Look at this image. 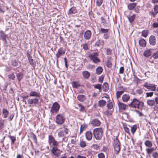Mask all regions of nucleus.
I'll list each match as a JSON object with an SVG mask.
<instances>
[{
	"label": "nucleus",
	"instance_id": "nucleus-1",
	"mask_svg": "<svg viewBox=\"0 0 158 158\" xmlns=\"http://www.w3.org/2000/svg\"><path fill=\"white\" fill-rule=\"evenodd\" d=\"M144 106V103L143 102L135 98L133 99L131 102L129 104L130 108H137L140 110L143 109Z\"/></svg>",
	"mask_w": 158,
	"mask_h": 158
},
{
	"label": "nucleus",
	"instance_id": "nucleus-2",
	"mask_svg": "<svg viewBox=\"0 0 158 158\" xmlns=\"http://www.w3.org/2000/svg\"><path fill=\"white\" fill-rule=\"evenodd\" d=\"M93 135L96 140L101 139L103 134V130L101 128H97L94 129L93 131Z\"/></svg>",
	"mask_w": 158,
	"mask_h": 158
},
{
	"label": "nucleus",
	"instance_id": "nucleus-3",
	"mask_svg": "<svg viewBox=\"0 0 158 158\" xmlns=\"http://www.w3.org/2000/svg\"><path fill=\"white\" fill-rule=\"evenodd\" d=\"M113 146L114 153L117 154L120 149V143L119 140L117 138L114 140Z\"/></svg>",
	"mask_w": 158,
	"mask_h": 158
},
{
	"label": "nucleus",
	"instance_id": "nucleus-4",
	"mask_svg": "<svg viewBox=\"0 0 158 158\" xmlns=\"http://www.w3.org/2000/svg\"><path fill=\"white\" fill-rule=\"evenodd\" d=\"M98 54L97 52H93L89 55V57L91 60L95 64H97L100 61V60L98 56Z\"/></svg>",
	"mask_w": 158,
	"mask_h": 158
},
{
	"label": "nucleus",
	"instance_id": "nucleus-5",
	"mask_svg": "<svg viewBox=\"0 0 158 158\" xmlns=\"http://www.w3.org/2000/svg\"><path fill=\"white\" fill-rule=\"evenodd\" d=\"M56 123L58 124L61 125L63 124L65 120L64 115L63 114H59L56 116Z\"/></svg>",
	"mask_w": 158,
	"mask_h": 158
},
{
	"label": "nucleus",
	"instance_id": "nucleus-6",
	"mask_svg": "<svg viewBox=\"0 0 158 158\" xmlns=\"http://www.w3.org/2000/svg\"><path fill=\"white\" fill-rule=\"evenodd\" d=\"M109 30L108 29H105L101 28L100 31V33L103 34V37L105 39H107L110 36Z\"/></svg>",
	"mask_w": 158,
	"mask_h": 158
},
{
	"label": "nucleus",
	"instance_id": "nucleus-7",
	"mask_svg": "<svg viewBox=\"0 0 158 158\" xmlns=\"http://www.w3.org/2000/svg\"><path fill=\"white\" fill-rule=\"evenodd\" d=\"M48 142L49 144L52 143L55 147L58 146L59 143L54 138L52 135H49Z\"/></svg>",
	"mask_w": 158,
	"mask_h": 158
},
{
	"label": "nucleus",
	"instance_id": "nucleus-8",
	"mask_svg": "<svg viewBox=\"0 0 158 158\" xmlns=\"http://www.w3.org/2000/svg\"><path fill=\"white\" fill-rule=\"evenodd\" d=\"M60 107L59 105L57 102L54 103L51 110V112L52 113H56L59 110Z\"/></svg>",
	"mask_w": 158,
	"mask_h": 158
},
{
	"label": "nucleus",
	"instance_id": "nucleus-9",
	"mask_svg": "<svg viewBox=\"0 0 158 158\" xmlns=\"http://www.w3.org/2000/svg\"><path fill=\"white\" fill-rule=\"evenodd\" d=\"M65 53V50L62 48H60L56 54V56L57 58L60 57Z\"/></svg>",
	"mask_w": 158,
	"mask_h": 158
},
{
	"label": "nucleus",
	"instance_id": "nucleus-10",
	"mask_svg": "<svg viewBox=\"0 0 158 158\" xmlns=\"http://www.w3.org/2000/svg\"><path fill=\"white\" fill-rule=\"evenodd\" d=\"M27 101L28 104L32 105L34 104L36 105L38 103L39 99L37 98H35L33 99L29 98L27 100Z\"/></svg>",
	"mask_w": 158,
	"mask_h": 158
},
{
	"label": "nucleus",
	"instance_id": "nucleus-11",
	"mask_svg": "<svg viewBox=\"0 0 158 158\" xmlns=\"http://www.w3.org/2000/svg\"><path fill=\"white\" fill-rule=\"evenodd\" d=\"M29 95L31 97H35L36 98H39L40 96V92L34 91L31 90L29 93Z\"/></svg>",
	"mask_w": 158,
	"mask_h": 158
},
{
	"label": "nucleus",
	"instance_id": "nucleus-12",
	"mask_svg": "<svg viewBox=\"0 0 158 158\" xmlns=\"http://www.w3.org/2000/svg\"><path fill=\"white\" fill-rule=\"evenodd\" d=\"M52 153L56 156H59L60 154V151L56 147H53L52 150Z\"/></svg>",
	"mask_w": 158,
	"mask_h": 158
},
{
	"label": "nucleus",
	"instance_id": "nucleus-13",
	"mask_svg": "<svg viewBox=\"0 0 158 158\" xmlns=\"http://www.w3.org/2000/svg\"><path fill=\"white\" fill-rule=\"evenodd\" d=\"M91 124L93 127L98 126L101 124V122L97 119H94L91 121Z\"/></svg>",
	"mask_w": 158,
	"mask_h": 158
},
{
	"label": "nucleus",
	"instance_id": "nucleus-14",
	"mask_svg": "<svg viewBox=\"0 0 158 158\" xmlns=\"http://www.w3.org/2000/svg\"><path fill=\"white\" fill-rule=\"evenodd\" d=\"M92 33L90 30H88L86 31L84 33V38L87 40H89L91 36Z\"/></svg>",
	"mask_w": 158,
	"mask_h": 158
},
{
	"label": "nucleus",
	"instance_id": "nucleus-15",
	"mask_svg": "<svg viewBox=\"0 0 158 158\" xmlns=\"http://www.w3.org/2000/svg\"><path fill=\"white\" fill-rule=\"evenodd\" d=\"M0 35L1 36L2 39L3 40L5 44H7V42L6 39V38L7 36L3 31H0Z\"/></svg>",
	"mask_w": 158,
	"mask_h": 158
},
{
	"label": "nucleus",
	"instance_id": "nucleus-16",
	"mask_svg": "<svg viewBox=\"0 0 158 158\" xmlns=\"http://www.w3.org/2000/svg\"><path fill=\"white\" fill-rule=\"evenodd\" d=\"M156 37L153 35H151L149 38V43L152 45H155L156 44Z\"/></svg>",
	"mask_w": 158,
	"mask_h": 158
},
{
	"label": "nucleus",
	"instance_id": "nucleus-17",
	"mask_svg": "<svg viewBox=\"0 0 158 158\" xmlns=\"http://www.w3.org/2000/svg\"><path fill=\"white\" fill-rule=\"evenodd\" d=\"M152 53V52L151 50L149 49L145 50L144 51L143 53V55L145 57H148L151 55Z\"/></svg>",
	"mask_w": 158,
	"mask_h": 158
},
{
	"label": "nucleus",
	"instance_id": "nucleus-18",
	"mask_svg": "<svg viewBox=\"0 0 158 158\" xmlns=\"http://www.w3.org/2000/svg\"><path fill=\"white\" fill-rule=\"evenodd\" d=\"M104 44V41L101 39H98L95 42V46L99 47L100 45L103 46Z\"/></svg>",
	"mask_w": 158,
	"mask_h": 158
},
{
	"label": "nucleus",
	"instance_id": "nucleus-19",
	"mask_svg": "<svg viewBox=\"0 0 158 158\" xmlns=\"http://www.w3.org/2000/svg\"><path fill=\"white\" fill-rule=\"evenodd\" d=\"M85 137L87 140H91L93 136L92 132L89 131H87L85 133Z\"/></svg>",
	"mask_w": 158,
	"mask_h": 158
},
{
	"label": "nucleus",
	"instance_id": "nucleus-20",
	"mask_svg": "<svg viewBox=\"0 0 158 158\" xmlns=\"http://www.w3.org/2000/svg\"><path fill=\"white\" fill-rule=\"evenodd\" d=\"M130 99V96L128 94H124L122 96L123 101L124 102H127Z\"/></svg>",
	"mask_w": 158,
	"mask_h": 158
},
{
	"label": "nucleus",
	"instance_id": "nucleus-21",
	"mask_svg": "<svg viewBox=\"0 0 158 158\" xmlns=\"http://www.w3.org/2000/svg\"><path fill=\"white\" fill-rule=\"evenodd\" d=\"M77 10L75 7H73L70 8L68 13V15H70L71 14H74L77 13Z\"/></svg>",
	"mask_w": 158,
	"mask_h": 158
},
{
	"label": "nucleus",
	"instance_id": "nucleus-22",
	"mask_svg": "<svg viewBox=\"0 0 158 158\" xmlns=\"http://www.w3.org/2000/svg\"><path fill=\"white\" fill-rule=\"evenodd\" d=\"M82 74L84 77L85 79H88L90 76V73L87 71H84L82 72Z\"/></svg>",
	"mask_w": 158,
	"mask_h": 158
},
{
	"label": "nucleus",
	"instance_id": "nucleus-23",
	"mask_svg": "<svg viewBox=\"0 0 158 158\" xmlns=\"http://www.w3.org/2000/svg\"><path fill=\"white\" fill-rule=\"evenodd\" d=\"M139 44L140 46L142 47H144L146 46V42L143 39H140L139 41Z\"/></svg>",
	"mask_w": 158,
	"mask_h": 158
},
{
	"label": "nucleus",
	"instance_id": "nucleus-24",
	"mask_svg": "<svg viewBox=\"0 0 158 158\" xmlns=\"http://www.w3.org/2000/svg\"><path fill=\"white\" fill-rule=\"evenodd\" d=\"M147 104L151 106H152L156 105L154 99H148L147 101Z\"/></svg>",
	"mask_w": 158,
	"mask_h": 158
},
{
	"label": "nucleus",
	"instance_id": "nucleus-25",
	"mask_svg": "<svg viewBox=\"0 0 158 158\" xmlns=\"http://www.w3.org/2000/svg\"><path fill=\"white\" fill-rule=\"evenodd\" d=\"M78 100L80 102H83L86 99V97L84 95H79L77 96Z\"/></svg>",
	"mask_w": 158,
	"mask_h": 158
},
{
	"label": "nucleus",
	"instance_id": "nucleus-26",
	"mask_svg": "<svg viewBox=\"0 0 158 158\" xmlns=\"http://www.w3.org/2000/svg\"><path fill=\"white\" fill-rule=\"evenodd\" d=\"M119 108L121 110H125L126 109L127 105L123 103L119 102L118 103Z\"/></svg>",
	"mask_w": 158,
	"mask_h": 158
},
{
	"label": "nucleus",
	"instance_id": "nucleus-27",
	"mask_svg": "<svg viewBox=\"0 0 158 158\" xmlns=\"http://www.w3.org/2000/svg\"><path fill=\"white\" fill-rule=\"evenodd\" d=\"M17 78L19 81H20L23 77V73L22 72L18 73L16 74Z\"/></svg>",
	"mask_w": 158,
	"mask_h": 158
},
{
	"label": "nucleus",
	"instance_id": "nucleus-28",
	"mask_svg": "<svg viewBox=\"0 0 158 158\" xmlns=\"http://www.w3.org/2000/svg\"><path fill=\"white\" fill-rule=\"evenodd\" d=\"M60 130V131L58 133V137L59 138H62L61 140L59 142H61L64 140V138H63V137L64 136V133L61 129Z\"/></svg>",
	"mask_w": 158,
	"mask_h": 158
},
{
	"label": "nucleus",
	"instance_id": "nucleus-29",
	"mask_svg": "<svg viewBox=\"0 0 158 158\" xmlns=\"http://www.w3.org/2000/svg\"><path fill=\"white\" fill-rule=\"evenodd\" d=\"M106 104V102L103 100H100L98 102V106L100 107H103L105 106Z\"/></svg>",
	"mask_w": 158,
	"mask_h": 158
},
{
	"label": "nucleus",
	"instance_id": "nucleus-30",
	"mask_svg": "<svg viewBox=\"0 0 158 158\" xmlns=\"http://www.w3.org/2000/svg\"><path fill=\"white\" fill-rule=\"evenodd\" d=\"M9 112L5 108L2 110V114L3 115V117L4 118H7L9 114Z\"/></svg>",
	"mask_w": 158,
	"mask_h": 158
},
{
	"label": "nucleus",
	"instance_id": "nucleus-31",
	"mask_svg": "<svg viewBox=\"0 0 158 158\" xmlns=\"http://www.w3.org/2000/svg\"><path fill=\"white\" fill-rule=\"evenodd\" d=\"M103 90L106 92L109 89V85L107 83H104L102 85Z\"/></svg>",
	"mask_w": 158,
	"mask_h": 158
},
{
	"label": "nucleus",
	"instance_id": "nucleus-32",
	"mask_svg": "<svg viewBox=\"0 0 158 158\" xmlns=\"http://www.w3.org/2000/svg\"><path fill=\"white\" fill-rule=\"evenodd\" d=\"M136 3H133L128 4L127 6L128 9L130 10H132L136 6Z\"/></svg>",
	"mask_w": 158,
	"mask_h": 158
},
{
	"label": "nucleus",
	"instance_id": "nucleus-33",
	"mask_svg": "<svg viewBox=\"0 0 158 158\" xmlns=\"http://www.w3.org/2000/svg\"><path fill=\"white\" fill-rule=\"evenodd\" d=\"M136 17L135 15L134 14L132 15L129 17L127 16L129 21L131 23H132L134 21Z\"/></svg>",
	"mask_w": 158,
	"mask_h": 158
},
{
	"label": "nucleus",
	"instance_id": "nucleus-34",
	"mask_svg": "<svg viewBox=\"0 0 158 158\" xmlns=\"http://www.w3.org/2000/svg\"><path fill=\"white\" fill-rule=\"evenodd\" d=\"M103 71V69L100 66L98 67L96 70V73L98 75L101 74Z\"/></svg>",
	"mask_w": 158,
	"mask_h": 158
},
{
	"label": "nucleus",
	"instance_id": "nucleus-35",
	"mask_svg": "<svg viewBox=\"0 0 158 158\" xmlns=\"http://www.w3.org/2000/svg\"><path fill=\"white\" fill-rule=\"evenodd\" d=\"M144 144L145 146L149 148H151L152 145V143L151 141L149 140H147L145 142Z\"/></svg>",
	"mask_w": 158,
	"mask_h": 158
},
{
	"label": "nucleus",
	"instance_id": "nucleus-36",
	"mask_svg": "<svg viewBox=\"0 0 158 158\" xmlns=\"http://www.w3.org/2000/svg\"><path fill=\"white\" fill-rule=\"evenodd\" d=\"M8 137L11 140V144H13L16 140L15 137L9 135H8Z\"/></svg>",
	"mask_w": 158,
	"mask_h": 158
},
{
	"label": "nucleus",
	"instance_id": "nucleus-37",
	"mask_svg": "<svg viewBox=\"0 0 158 158\" xmlns=\"http://www.w3.org/2000/svg\"><path fill=\"white\" fill-rule=\"evenodd\" d=\"M79 110L82 112H85V107L80 104H78Z\"/></svg>",
	"mask_w": 158,
	"mask_h": 158
},
{
	"label": "nucleus",
	"instance_id": "nucleus-38",
	"mask_svg": "<svg viewBox=\"0 0 158 158\" xmlns=\"http://www.w3.org/2000/svg\"><path fill=\"white\" fill-rule=\"evenodd\" d=\"M73 86V88H77L80 86V85L78 82L73 81L72 83Z\"/></svg>",
	"mask_w": 158,
	"mask_h": 158
},
{
	"label": "nucleus",
	"instance_id": "nucleus-39",
	"mask_svg": "<svg viewBox=\"0 0 158 158\" xmlns=\"http://www.w3.org/2000/svg\"><path fill=\"white\" fill-rule=\"evenodd\" d=\"M148 89L152 91H154L156 90V86L155 85L150 84Z\"/></svg>",
	"mask_w": 158,
	"mask_h": 158
},
{
	"label": "nucleus",
	"instance_id": "nucleus-40",
	"mask_svg": "<svg viewBox=\"0 0 158 158\" xmlns=\"http://www.w3.org/2000/svg\"><path fill=\"white\" fill-rule=\"evenodd\" d=\"M154 150V148H148L146 149V152L149 155L152 154V153L153 152Z\"/></svg>",
	"mask_w": 158,
	"mask_h": 158
},
{
	"label": "nucleus",
	"instance_id": "nucleus-41",
	"mask_svg": "<svg viewBox=\"0 0 158 158\" xmlns=\"http://www.w3.org/2000/svg\"><path fill=\"white\" fill-rule=\"evenodd\" d=\"M142 35L146 37L148 35V31L147 30H144L142 31Z\"/></svg>",
	"mask_w": 158,
	"mask_h": 158
},
{
	"label": "nucleus",
	"instance_id": "nucleus-42",
	"mask_svg": "<svg viewBox=\"0 0 158 158\" xmlns=\"http://www.w3.org/2000/svg\"><path fill=\"white\" fill-rule=\"evenodd\" d=\"M123 92L124 91H117L116 93V96L117 98H120L121 95L122 94Z\"/></svg>",
	"mask_w": 158,
	"mask_h": 158
},
{
	"label": "nucleus",
	"instance_id": "nucleus-43",
	"mask_svg": "<svg viewBox=\"0 0 158 158\" xmlns=\"http://www.w3.org/2000/svg\"><path fill=\"white\" fill-rule=\"evenodd\" d=\"M137 129V126L136 125H135L131 127V132L134 134L135 132Z\"/></svg>",
	"mask_w": 158,
	"mask_h": 158
},
{
	"label": "nucleus",
	"instance_id": "nucleus-44",
	"mask_svg": "<svg viewBox=\"0 0 158 158\" xmlns=\"http://www.w3.org/2000/svg\"><path fill=\"white\" fill-rule=\"evenodd\" d=\"M31 137L33 139L35 143H37V139L35 135L32 133L31 136Z\"/></svg>",
	"mask_w": 158,
	"mask_h": 158
},
{
	"label": "nucleus",
	"instance_id": "nucleus-45",
	"mask_svg": "<svg viewBox=\"0 0 158 158\" xmlns=\"http://www.w3.org/2000/svg\"><path fill=\"white\" fill-rule=\"evenodd\" d=\"M152 56L154 59H158V50L153 53Z\"/></svg>",
	"mask_w": 158,
	"mask_h": 158
},
{
	"label": "nucleus",
	"instance_id": "nucleus-46",
	"mask_svg": "<svg viewBox=\"0 0 158 158\" xmlns=\"http://www.w3.org/2000/svg\"><path fill=\"white\" fill-rule=\"evenodd\" d=\"M8 77L10 79L12 80H14L15 78V75L14 73L8 75Z\"/></svg>",
	"mask_w": 158,
	"mask_h": 158
},
{
	"label": "nucleus",
	"instance_id": "nucleus-47",
	"mask_svg": "<svg viewBox=\"0 0 158 158\" xmlns=\"http://www.w3.org/2000/svg\"><path fill=\"white\" fill-rule=\"evenodd\" d=\"M30 64L32 66H34L35 65V63L34 61V60L32 59H30L28 60Z\"/></svg>",
	"mask_w": 158,
	"mask_h": 158
},
{
	"label": "nucleus",
	"instance_id": "nucleus-48",
	"mask_svg": "<svg viewBox=\"0 0 158 158\" xmlns=\"http://www.w3.org/2000/svg\"><path fill=\"white\" fill-rule=\"evenodd\" d=\"M94 86L95 89H98L100 91L101 90L102 87V85L100 84H97L94 85Z\"/></svg>",
	"mask_w": 158,
	"mask_h": 158
},
{
	"label": "nucleus",
	"instance_id": "nucleus-49",
	"mask_svg": "<svg viewBox=\"0 0 158 158\" xmlns=\"http://www.w3.org/2000/svg\"><path fill=\"white\" fill-rule=\"evenodd\" d=\"M106 65L108 68H111L112 65L111 62L109 60H108L106 62Z\"/></svg>",
	"mask_w": 158,
	"mask_h": 158
},
{
	"label": "nucleus",
	"instance_id": "nucleus-50",
	"mask_svg": "<svg viewBox=\"0 0 158 158\" xmlns=\"http://www.w3.org/2000/svg\"><path fill=\"white\" fill-rule=\"evenodd\" d=\"M18 63L15 60H13L11 61V65L14 66H17L18 65Z\"/></svg>",
	"mask_w": 158,
	"mask_h": 158
},
{
	"label": "nucleus",
	"instance_id": "nucleus-51",
	"mask_svg": "<svg viewBox=\"0 0 158 158\" xmlns=\"http://www.w3.org/2000/svg\"><path fill=\"white\" fill-rule=\"evenodd\" d=\"M103 0H97L96 2L97 6H101L103 2Z\"/></svg>",
	"mask_w": 158,
	"mask_h": 158
},
{
	"label": "nucleus",
	"instance_id": "nucleus-52",
	"mask_svg": "<svg viewBox=\"0 0 158 158\" xmlns=\"http://www.w3.org/2000/svg\"><path fill=\"white\" fill-rule=\"evenodd\" d=\"M80 146L82 148H84L86 146V143L84 141H82L80 143Z\"/></svg>",
	"mask_w": 158,
	"mask_h": 158
},
{
	"label": "nucleus",
	"instance_id": "nucleus-53",
	"mask_svg": "<svg viewBox=\"0 0 158 158\" xmlns=\"http://www.w3.org/2000/svg\"><path fill=\"white\" fill-rule=\"evenodd\" d=\"M64 133H65L66 134H67L68 133V130L66 128L64 127L60 129Z\"/></svg>",
	"mask_w": 158,
	"mask_h": 158
},
{
	"label": "nucleus",
	"instance_id": "nucleus-54",
	"mask_svg": "<svg viewBox=\"0 0 158 158\" xmlns=\"http://www.w3.org/2000/svg\"><path fill=\"white\" fill-rule=\"evenodd\" d=\"M107 106L108 109H111L113 107V104L112 102H109L107 104Z\"/></svg>",
	"mask_w": 158,
	"mask_h": 158
},
{
	"label": "nucleus",
	"instance_id": "nucleus-55",
	"mask_svg": "<svg viewBox=\"0 0 158 158\" xmlns=\"http://www.w3.org/2000/svg\"><path fill=\"white\" fill-rule=\"evenodd\" d=\"M154 93L153 92H151L149 93H146V97H152L153 94Z\"/></svg>",
	"mask_w": 158,
	"mask_h": 158
},
{
	"label": "nucleus",
	"instance_id": "nucleus-56",
	"mask_svg": "<svg viewBox=\"0 0 158 158\" xmlns=\"http://www.w3.org/2000/svg\"><path fill=\"white\" fill-rule=\"evenodd\" d=\"M154 11L155 13H156V14H157L158 13V5H155L154 7Z\"/></svg>",
	"mask_w": 158,
	"mask_h": 158
},
{
	"label": "nucleus",
	"instance_id": "nucleus-57",
	"mask_svg": "<svg viewBox=\"0 0 158 158\" xmlns=\"http://www.w3.org/2000/svg\"><path fill=\"white\" fill-rule=\"evenodd\" d=\"M4 120H3L0 121V130H1L4 124Z\"/></svg>",
	"mask_w": 158,
	"mask_h": 158
},
{
	"label": "nucleus",
	"instance_id": "nucleus-58",
	"mask_svg": "<svg viewBox=\"0 0 158 158\" xmlns=\"http://www.w3.org/2000/svg\"><path fill=\"white\" fill-rule=\"evenodd\" d=\"M152 156L154 158H158V153L156 152H153Z\"/></svg>",
	"mask_w": 158,
	"mask_h": 158
},
{
	"label": "nucleus",
	"instance_id": "nucleus-59",
	"mask_svg": "<svg viewBox=\"0 0 158 158\" xmlns=\"http://www.w3.org/2000/svg\"><path fill=\"white\" fill-rule=\"evenodd\" d=\"M105 114L108 116L112 114V112L109 110H107L105 112Z\"/></svg>",
	"mask_w": 158,
	"mask_h": 158
},
{
	"label": "nucleus",
	"instance_id": "nucleus-60",
	"mask_svg": "<svg viewBox=\"0 0 158 158\" xmlns=\"http://www.w3.org/2000/svg\"><path fill=\"white\" fill-rule=\"evenodd\" d=\"M98 158H105V156L103 153H101L98 154Z\"/></svg>",
	"mask_w": 158,
	"mask_h": 158
},
{
	"label": "nucleus",
	"instance_id": "nucleus-61",
	"mask_svg": "<svg viewBox=\"0 0 158 158\" xmlns=\"http://www.w3.org/2000/svg\"><path fill=\"white\" fill-rule=\"evenodd\" d=\"M106 50V54L107 55H109L112 52V50L109 48L105 49Z\"/></svg>",
	"mask_w": 158,
	"mask_h": 158
},
{
	"label": "nucleus",
	"instance_id": "nucleus-62",
	"mask_svg": "<svg viewBox=\"0 0 158 158\" xmlns=\"http://www.w3.org/2000/svg\"><path fill=\"white\" fill-rule=\"evenodd\" d=\"M95 66L94 65L88 64L87 66V68L89 69H92L94 68Z\"/></svg>",
	"mask_w": 158,
	"mask_h": 158
},
{
	"label": "nucleus",
	"instance_id": "nucleus-63",
	"mask_svg": "<svg viewBox=\"0 0 158 158\" xmlns=\"http://www.w3.org/2000/svg\"><path fill=\"white\" fill-rule=\"evenodd\" d=\"M135 111L136 112V113L140 117L141 116H143V114H142V113L139 110H135Z\"/></svg>",
	"mask_w": 158,
	"mask_h": 158
},
{
	"label": "nucleus",
	"instance_id": "nucleus-64",
	"mask_svg": "<svg viewBox=\"0 0 158 158\" xmlns=\"http://www.w3.org/2000/svg\"><path fill=\"white\" fill-rule=\"evenodd\" d=\"M83 48L85 50H87L89 49L88 46L87 44H85L83 45Z\"/></svg>",
	"mask_w": 158,
	"mask_h": 158
}]
</instances>
